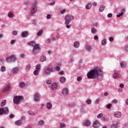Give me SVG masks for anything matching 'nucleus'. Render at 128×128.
<instances>
[{
    "label": "nucleus",
    "mask_w": 128,
    "mask_h": 128,
    "mask_svg": "<svg viewBox=\"0 0 128 128\" xmlns=\"http://www.w3.org/2000/svg\"><path fill=\"white\" fill-rule=\"evenodd\" d=\"M54 4H56V1L53 0L52 2H50V4L51 6H54Z\"/></svg>",
    "instance_id": "6e6d98bb"
},
{
    "label": "nucleus",
    "mask_w": 128,
    "mask_h": 128,
    "mask_svg": "<svg viewBox=\"0 0 128 128\" xmlns=\"http://www.w3.org/2000/svg\"><path fill=\"white\" fill-rule=\"evenodd\" d=\"M86 50H88V52H90V50H92V46H87L86 48Z\"/></svg>",
    "instance_id": "4c0bfd02"
},
{
    "label": "nucleus",
    "mask_w": 128,
    "mask_h": 128,
    "mask_svg": "<svg viewBox=\"0 0 128 128\" xmlns=\"http://www.w3.org/2000/svg\"><path fill=\"white\" fill-rule=\"evenodd\" d=\"M29 46H33V48L34 46H36V42L34 41H32L29 42L28 43Z\"/></svg>",
    "instance_id": "412c9836"
},
{
    "label": "nucleus",
    "mask_w": 128,
    "mask_h": 128,
    "mask_svg": "<svg viewBox=\"0 0 128 128\" xmlns=\"http://www.w3.org/2000/svg\"><path fill=\"white\" fill-rule=\"evenodd\" d=\"M22 122H26V116H22Z\"/></svg>",
    "instance_id": "bf43d9fd"
},
{
    "label": "nucleus",
    "mask_w": 128,
    "mask_h": 128,
    "mask_svg": "<svg viewBox=\"0 0 128 128\" xmlns=\"http://www.w3.org/2000/svg\"><path fill=\"white\" fill-rule=\"evenodd\" d=\"M42 124H44V121L41 120L39 122H38V125L39 126H42Z\"/></svg>",
    "instance_id": "de8ad7c7"
},
{
    "label": "nucleus",
    "mask_w": 128,
    "mask_h": 128,
    "mask_svg": "<svg viewBox=\"0 0 128 128\" xmlns=\"http://www.w3.org/2000/svg\"><path fill=\"white\" fill-rule=\"evenodd\" d=\"M46 108L48 110H50L52 108V102H48L46 104Z\"/></svg>",
    "instance_id": "a211bd4d"
},
{
    "label": "nucleus",
    "mask_w": 128,
    "mask_h": 128,
    "mask_svg": "<svg viewBox=\"0 0 128 128\" xmlns=\"http://www.w3.org/2000/svg\"><path fill=\"white\" fill-rule=\"evenodd\" d=\"M83 124H84V126H90V122L88 120H86L83 123Z\"/></svg>",
    "instance_id": "6ab92c4d"
},
{
    "label": "nucleus",
    "mask_w": 128,
    "mask_h": 128,
    "mask_svg": "<svg viewBox=\"0 0 128 128\" xmlns=\"http://www.w3.org/2000/svg\"><path fill=\"white\" fill-rule=\"evenodd\" d=\"M124 85L122 84H120V87L121 88H124Z\"/></svg>",
    "instance_id": "338daca9"
},
{
    "label": "nucleus",
    "mask_w": 128,
    "mask_h": 128,
    "mask_svg": "<svg viewBox=\"0 0 128 128\" xmlns=\"http://www.w3.org/2000/svg\"><path fill=\"white\" fill-rule=\"evenodd\" d=\"M46 18H48V20H50L51 18V16L50 14H48L46 16Z\"/></svg>",
    "instance_id": "603ef678"
},
{
    "label": "nucleus",
    "mask_w": 128,
    "mask_h": 128,
    "mask_svg": "<svg viewBox=\"0 0 128 128\" xmlns=\"http://www.w3.org/2000/svg\"><path fill=\"white\" fill-rule=\"evenodd\" d=\"M107 16L108 18H112V13H109Z\"/></svg>",
    "instance_id": "4d7b16f0"
},
{
    "label": "nucleus",
    "mask_w": 128,
    "mask_h": 128,
    "mask_svg": "<svg viewBox=\"0 0 128 128\" xmlns=\"http://www.w3.org/2000/svg\"><path fill=\"white\" fill-rule=\"evenodd\" d=\"M112 107V104H108V105L106 106L108 110H110V108Z\"/></svg>",
    "instance_id": "8fccbe9b"
},
{
    "label": "nucleus",
    "mask_w": 128,
    "mask_h": 128,
    "mask_svg": "<svg viewBox=\"0 0 128 128\" xmlns=\"http://www.w3.org/2000/svg\"><path fill=\"white\" fill-rule=\"evenodd\" d=\"M82 80V78L80 76H79L77 78L78 82H80V80Z\"/></svg>",
    "instance_id": "864d4df0"
},
{
    "label": "nucleus",
    "mask_w": 128,
    "mask_h": 128,
    "mask_svg": "<svg viewBox=\"0 0 128 128\" xmlns=\"http://www.w3.org/2000/svg\"><path fill=\"white\" fill-rule=\"evenodd\" d=\"M38 70H35L34 72V76H38Z\"/></svg>",
    "instance_id": "58836bf2"
},
{
    "label": "nucleus",
    "mask_w": 128,
    "mask_h": 128,
    "mask_svg": "<svg viewBox=\"0 0 128 128\" xmlns=\"http://www.w3.org/2000/svg\"><path fill=\"white\" fill-rule=\"evenodd\" d=\"M30 64L27 65L26 68V70H30Z\"/></svg>",
    "instance_id": "c03bdc74"
},
{
    "label": "nucleus",
    "mask_w": 128,
    "mask_h": 128,
    "mask_svg": "<svg viewBox=\"0 0 128 128\" xmlns=\"http://www.w3.org/2000/svg\"><path fill=\"white\" fill-rule=\"evenodd\" d=\"M52 90H58V84L56 83H53L52 86Z\"/></svg>",
    "instance_id": "2eb2a0df"
},
{
    "label": "nucleus",
    "mask_w": 128,
    "mask_h": 128,
    "mask_svg": "<svg viewBox=\"0 0 128 128\" xmlns=\"http://www.w3.org/2000/svg\"><path fill=\"white\" fill-rule=\"evenodd\" d=\"M16 126H20V124H22V120H18L16 121Z\"/></svg>",
    "instance_id": "7c9ffc66"
},
{
    "label": "nucleus",
    "mask_w": 128,
    "mask_h": 128,
    "mask_svg": "<svg viewBox=\"0 0 128 128\" xmlns=\"http://www.w3.org/2000/svg\"><path fill=\"white\" fill-rule=\"evenodd\" d=\"M47 84H52V80H47L46 82Z\"/></svg>",
    "instance_id": "09e8293b"
},
{
    "label": "nucleus",
    "mask_w": 128,
    "mask_h": 128,
    "mask_svg": "<svg viewBox=\"0 0 128 128\" xmlns=\"http://www.w3.org/2000/svg\"><path fill=\"white\" fill-rule=\"evenodd\" d=\"M40 52V44H36L33 47L32 52L34 56H38V54Z\"/></svg>",
    "instance_id": "7ed1b4c3"
},
{
    "label": "nucleus",
    "mask_w": 128,
    "mask_h": 128,
    "mask_svg": "<svg viewBox=\"0 0 128 128\" xmlns=\"http://www.w3.org/2000/svg\"><path fill=\"white\" fill-rule=\"evenodd\" d=\"M20 88H24L26 86V84L24 82H21L20 84Z\"/></svg>",
    "instance_id": "2f4dec72"
},
{
    "label": "nucleus",
    "mask_w": 128,
    "mask_h": 128,
    "mask_svg": "<svg viewBox=\"0 0 128 128\" xmlns=\"http://www.w3.org/2000/svg\"><path fill=\"white\" fill-rule=\"evenodd\" d=\"M92 6V3H88L86 5V8L87 10H90Z\"/></svg>",
    "instance_id": "4be33fe9"
},
{
    "label": "nucleus",
    "mask_w": 128,
    "mask_h": 128,
    "mask_svg": "<svg viewBox=\"0 0 128 128\" xmlns=\"http://www.w3.org/2000/svg\"><path fill=\"white\" fill-rule=\"evenodd\" d=\"M28 114H30V116H32V110L28 111Z\"/></svg>",
    "instance_id": "680f3d73"
},
{
    "label": "nucleus",
    "mask_w": 128,
    "mask_h": 128,
    "mask_svg": "<svg viewBox=\"0 0 128 128\" xmlns=\"http://www.w3.org/2000/svg\"><path fill=\"white\" fill-rule=\"evenodd\" d=\"M56 70L57 72H60V66H56Z\"/></svg>",
    "instance_id": "a18cd8bd"
},
{
    "label": "nucleus",
    "mask_w": 128,
    "mask_h": 128,
    "mask_svg": "<svg viewBox=\"0 0 128 128\" xmlns=\"http://www.w3.org/2000/svg\"><path fill=\"white\" fill-rule=\"evenodd\" d=\"M6 104V100H3L1 103V106H4Z\"/></svg>",
    "instance_id": "bb28decb"
},
{
    "label": "nucleus",
    "mask_w": 128,
    "mask_h": 128,
    "mask_svg": "<svg viewBox=\"0 0 128 128\" xmlns=\"http://www.w3.org/2000/svg\"><path fill=\"white\" fill-rule=\"evenodd\" d=\"M8 16L10 18H14V14L12 12H10L8 14Z\"/></svg>",
    "instance_id": "393cba45"
},
{
    "label": "nucleus",
    "mask_w": 128,
    "mask_h": 128,
    "mask_svg": "<svg viewBox=\"0 0 128 128\" xmlns=\"http://www.w3.org/2000/svg\"><path fill=\"white\" fill-rule=\"evenodd\" d=\"M125 51L128 52V45H127L125 48Z\"/></svg>",
    "instance_id": "774afa93"
},
{
    "label": "nucleus",
    "mask_w": 128,
    "mask_h": 128,
    "mask_svg": "<svg viewBox=\"0 0 128 128\" xmlns=\"http://www.w3.org/2000/svg\"><path fill=\"white\" fill-rule=\"evenodd\" d=\"M102 46H106V40H104L102 42Z\"/></svg>",
    "instance_id": "c9c22d12"
},
{
    "label": "nucleus",
    "mask_w": 128,
    "mask_h": 128,
    "mask_svg": "<svg viewBox=\"0 0 128 128\" xmlns=\"http://www.w3.org/2000/svg\"><path fill=\"white\" fill-rule=\"evenodd\" d=\"M24 54H22L20 55V57L22 58H24Z\"/></svg>",
    "instance_id": "0e129e2a"
},
{
    "label": "nucleus",
    "mask_w": 128,
    "mask_h": 128,
    "mask_svg": "<svg viewBox=\"0 0 128 128\" xmlns=\"http://www.w3.org/2000/svg\"><path fill=\"white\" fill-rule=\"evenodd\" d=\"M10 86L9 85H6L2 90V92H10Z\"/></svg>",
    "instance_id": "1a4fd4ad"
},
{
    "label": "nucleus",
    "mask_w": 128,
    "mask_h": 128,
    "mask_svg": "<svg viewBox=\"0 0 128 128\" xmlns=\"http://www.w3.org/2000/svg\"><path fill=\"white\" fill-rule=\"evenodd\" d=\"M104 6L100 5V8H99L100 12H104Z\"/></svg>",
    "instance_id": "b1692460"
},
{
    "label": "nucleus",
    "mask_w": 128,
    "mask_h": 128,
    "mask_svg": "<svg viewBox=\"0 0 128 128\" xmlns=\"http://www.w3.org/2000/svg\"><path fill=\"white\" fill-rule=\"evenodd\" d=\"M114 116L115 118H120L122 116V114L120 112H116L114 114Z\"/></svg>",
    "instance_id": "ddd939ff"
},
{
    "label": "nucleus",
    "mask_w": 128,
    "mask_h": 128,
    "mask_svg": "<svg viewBox=\"0 0 128 128\" xmlns=\"http://www.w3.org/2000/svg\"><path fill=\"white\" fill-rule=\"evenodd\" d=\"M6 66H2L1 68L0 71L2 72H6Z\"/></svg>",
    "instance_id": "f704fd0d"
},
{
    "label": "nucleus",
    "mask_w": 128,
    "mask_h": 128,
    "mask_svg": "<svg viewBox=\"0 0 128 128\" xmlns=\"http://www.w3.org/2000/svg\"><path fill=\"white\" fill-rule=\"evenodd\" d=\"M21 100H22V96H16L14 98V102L16 104H20Z\"/></svg>",
    "instance_id": "39448f33"
},
{
    "label": "nucleus",
    "mask_w": 128,
    "mask_h": 128,
    "mask_svg": "<svg viewBox=\"0 0 128 128\" xmlns=\"http://www.w3.org/2000/svg\"><path fill=\"white\" fill-rule=\"evenodd\" d=\"M22 36L23 38H26V36H28V32L24 31L22 32Z\"/></svg>",
    "instance_id": "f3484780"
},
{
    "label": "nucleus",
    "mask_w": 128,
    "mask_h": 128,
    "mask_svg": "<svg viewBox=\"0 0 128 128\" xmlns=\"http://www.w3.org/2000/svg\"><path fill=\"white\" fill-rule=\"evenodd\" d=\"M15 42H16V40H12L10 41L11 44H14Z\"/></svg>",
    "instance_id": "13d9d810"
},
{
    "label": "nucleus",
    "mask_w": 128,
    "mask_h": 128,
    "mask_svg": "<svg viewBox=\"0 0 128 128\" xmlns=\"http://www.w3.org/2000/svg\"><path fill=\"white\" fill-rule=\"evenodd\" d=\"M116 102H118V100L114 99L112 100V103L113 104H116Z\"/></svg>",
    "instance_id": "69168bd1"
},
{
    "label": "nucleus",
    "mask_w": 128,
    "mask_h": 128,
    "mask_svg": "<svg viewBox=\"0 0 128 128\" xmlns=\"http://www.w3.org/2000/svg\"><path fill=\"white\" fill-rule=\"evenodd\" d=\"M120 66L122 68H124L126 66V62L122 61L121 62Z\"/></svg>",
    "instance_id": "f8f14e48"
},
{
    "label": "nucleus",
    "mask_w": 128,
    "mask_h": 128,
    "mask_svg": "<svg viewBox=\"0 0 128 128\" xmlns=\"http://www.w3.org/2000/svg\"><path fill=\"white\" fill-rule=\"evenodd\" d=\"M18 67H16L14 68L12 70V73L14 74H18Z\"/></svg>",
    "instance_id": "9d476101"
},
{
    "label": "nucleus",
    "mask_w": 128,
    "mask_h": 128,
    "mask_svg": "<svg viewBox=\"0 0 128 128\" xmlns=\"http://www.w3.org/2000/svg\"><path fill=\"white\" fill-rule=\"evenodd\" d=\"M36 70H40V64H38L36 66Z\"/></svg>",
    "instance_id": "49530a36"
},
{
    "label": "nucleus",
    "mask_w": 128,
    "mask_h": 128,
    "mask_svg": "<svg viewBox=\"0 0 128 128\" xmlns=\"http://www.w3.org/2000/svg\"><path fill=\"white\" fill-rule=\"evenodd\" d=\"M118 77V73L116 72L113 74V78H117Z\"/></svg>",
    "instance_id": "72a5a7b5"
},
{
    "label": "nucleus",
    "mask_w": 128,
    "mask_h": 128,
    "mask_svg": "<svg viewBox=\"0 0 128 128\" xmlns=\"http://www.w3.org/2000/svg\"><path fill=\"white\" fill-rule=\"evenodd\" d=\"M86 102V104H92V100L90 99H88L87 100Z\"/></svg>",
    "instance_id": "79ce46f5"
},
{
    "label": "nucleus",
    "mask_w": 128,
    "mask_h": 128,
    "mask_svg": "<svg viewBox=\"0 0 128 128\" xmlns=\"http://www.w3.org/2000/svg\"><path fill=\"white\" fill-rule=\"evenodd\" d=\"M76 104L74 103H71L69 104L70 108H74L76 107Z\"/></svg>",
    "instance_id": "e433bc0d"
},
{
    "label": "nucleus",
    "mask_w": 128,
    "mask_h": 128,
    "mask_svg": "<svg viewBox=\"0 0 128 128\" xmlns=\"http://www.w3.org/2000/svg\"><path fill=\"white\" fill-rule=\"evenodd\" d=\"M43 32H44V30H41L38 32H37V35L38 36H42Z\"/></svg>",
    "instance_id": "473e14b6"
},
{
    "label": "nucleus",
    "mask_w": 128,
    "mask_h": 128,
    "mask_svg": "<svg viewBox=\"0 0 128 128\" xmlns=\"http://www.w3.org/2000/svg\"><path fill=\"white\" fill-rule=\"evenodd\" d=\"M62 94L64 96H66V94H68V88H64L62 90Z\"/></svg>",
    "instance_id": "4468645a"
},
{
    "label": "nucleus",
    "mask_w": 128,
    "mask_h": 128,
    "mask_svg": "<svg viewBox=\"0 0 128 128\" xmlns=\"http://www.w3.org/2000/svg\"><path fill=\"white\" fill-rule=\"evenodd\" d=\"M104 116V114H100L97 116V118H102V116Z\"/></svg>",
    "instance_id": "37998d69"
},
{
    "label": "nucleus",
    "mask_w": 128,
    "mask_h": 128,
    "mask_svg": "<svg viewBox=\"0 0 128 128\" xmlns=\"http://www.w3.org/2000/svg\"><path fill=\"white\" fill-rule=\"evenodd\" d=\"M51 72H54V68L50 66H48L44 70V76H50Z\"/></svg>",
    "instance_id": "f03ea898"
},
{
    "label": "nucleus",
    "mask_w": 128,
    "mask_h": 128,
    "mask_svg": "<svg viewBox=\"0 0 128 128\" xmlns=\"http://www.w3.org/2000/svg\"><path fill=\"white\" fill-rule=\"evenodd\" d=\"M74 48H78V46H80L78 44V42H74Z\"/></svg>",
    "instance_id": "cd10ccee"
},
{
    "label": "nucleus",
    "mask_w": 128,
    "mask_h": 128,
    "mask_svg": "<svg viewBox=\"0 0 128 128\" xmlns=\"http://www.w3.org/2000/svg\"><path fill=\"white\" fill-rule=\"evenodd\" d=\"M93 126L94 128H98V126H100V122H98V121H96L94 122Z\"/></svg>",
    "instance_id": "aec40b11"
},
{
    "label": "nucleus",
    "mask_w": 128,
    "mask_h": 128,
    "mask_svg": "<svg viewBox=\"0 0 128 128\" xmlns=\"http://www.w3.org/2000/svg\"><path fill=\"white\" fill-rule=\"evenodd\" d=\"M118 124H120V122H116L115 123H114L111 126V128H118Z\"/></svg>",
    "instance_id": "9b49d317"
},
{
    "label": "nucleus",
    "mask_w": 128,
    "mask_h": 128,
    "mask_svg": "<svg viewBox=\"0 0 128 128\" xmlns=\"http://www.w3.org/2000/svg\"><path fill=\"white\" fill-rule=\"evenodd\" d=\"M91 32L92 34H96V28H92Z\"/></svg>",
    "instance_id": "c756f323"
},
{
    "label": "nucleus",
    "mask_w": 128,
    "mask_h": 128,
    "mask_svg": "<svg viewBox=\"0 0 128 128\" xmlns=\"http://www.w3.org/2000/svg\"><path fill=\"white\" fill-rule=\"evenodd\" d=\"M124 9H122V10H121V14H118V15H117L116 16V17L117 18H120V16H122V14H124Z\"/></svg>",
    "instance_id": "c85d7f7f"
},
{
    "label": "nucleus",
    "mask_w": 128,
    "mask_h": 128,
    "mask_svg": "<svg viewBox=\"0 0 128 128\" xmlns=\"http://www.w3.org/2000/svg\"><path fill=\"white\" fill-rule=\"evenodd\" d=\"M66 27L67 28H72V26L70 25H68V24H66Z\"/></svg>",
    "instance_id": "e2e57ef3"
},
{
    "label": "nucleus",
    "mask_w": 128,
    "mask_h": 128,
    "mask_svg": "<svg viewBox=\"0 0 128 128\" xmlns=\"http://www.w3.org/2000/svg\"><path fill=\"white\" fill-rule=\"evenodd\" d=\"M4 60H0V65L2 66V64H4Z\"/></svg>",
    "instance_id": "052dcab7"
},
{
    "label": "nucleus",
    "mask_w": 128,
    "mask_h": 128,
    "mask_svg": "<svg viewBox=\"0 0 128 128\" xmlns=\"http://www.w3.org/2000/svg\"><path fill=\"white\" fill-rule=\"evenodd\" d=\"M38 10V8L36 6H33L31 10L32 14H36V11Z\"/></svg>",
    "instance_id": "dca6fc26"
},
{
    "label": "nucleus",
    "mask_w": 128,
    "mask_h": 128,
    "mask_svg": "<svg viewBox=\"0 0 128 128\" xmlns=\"http://www.w3.org/2000/svg\"><path fill=\"white\" fill-rule=\"evenodd\" d=\"M8 114V107H5L4 108H0V114Z\"/></svg>",
    "instance_id": "423d86ee"
},
{
    "label": "nucleus",
    "mask_w": 128,
    "mask_h": 128,
    "mask_svg": "<svg viewBox=\"0 0 128 128\" xmlns=\"http://www.w3.org/2000/svg\"><path fill=\"white\" fill-rule=\"evenodd\" d=\"M40 93H35L34 94V100L38 102H40Z\"/></svg>",
    "instance_id": "6e6552de"
},
{
    "label": "nucleus",
    "mask_w": 128,
    "mask_h": 128,
    "mask_svg": "<svg viewBox=\"0 0 128 128\" xmlns=\"http://www.w3.org/2000/svg\"><path fill=\"white\" fill-rule=\"evenodd\" d=\"M60 14H64V12H66V9H62V10H61L60 11Z\"/></svg>",
    "instance_id": "3c124183"
},
{
    "label": "nucleus",
    "mask_w": 128,
    "mask_h": 128,
    "mask_svg": "<svg viewBox=\"0 0 128 128\" xmlns=\"http://www.w3.org/2000/svg\"><path fill=\"white\" fill-rule=\"evenodd\" d=\"M60 128H66V124L64 123H61L60 124Z\"/></svg>",
    "instance_id": "a19ab883"
},
{
    "label": "nucleus",
    "mask_w": 128,
    "mask_h": 128,
    "mask_svg": "<svg viewBox=\"0 0 128 128\" xmlns=\"http://www.w3.org/2000/svg\"><path fill=\"white\" fill-rule=\"evenodd\" d=\"M66 80V78L64 76H61L60 78V82H64V81Z\"/></svg>",
    "instance_id": "a878e982"
},
{
    "label": "nucleus",
    "mask_w": 128,
    "mask_h": 128,
    "mask_svg": "<svg viewBox=\"0 0 128 128\" xmlns=\"http://www.w3.org/2000/svg\"><path fill=\"white\" fill-rule=\"evenodd\" d=\"M6 62H16V56L12 55L10 56V57H8L6 58Z\"/></svg>",
    "instance_id": "0eeeda50"
},
{
    "label": "nucleus",
    "mask_w": 128,
    "mask_h": 128,
    "mask_svg": "<svg viewBox=\"0 0 128 128\" xmlns=\"http://www.w3.org/2000/svg\"><path fill=\"white\" fill-rule=\"evenodd\" d=\"M38 1H36L32 3V6H36H36H38Z\"/></svg>",
    "instance_id": "ea45409f"
},
{
    "label": "nucleus",
    "mask_w": 128,
    "mask_h": 128,
    "mask_svg": "<svg viewBox=\"0 0 128 128\" xmlns=\"http://www.w3.org/2000/svg\"><path fill=\"white\" fill-rule=\"evenodd\" d=\"M12 34L14 36H16V34H18V32H16V30H14Z\"/></svg>",
    "instance_id": "5fc2aeb1"
},
{
    "label": "nucleus",
    "mask_w": 128,
    "mask_h": 128,
    "mask_svg": "<svg viewBox=\"0 0 128 128\" xmlns=\"http://www.w3.org/2000/svg\"><path fill=\"white\" fill-rule=\"evenodd\" d=\"M40 62H46V58L44 56H42L40 57Z\"/></svg>",
    "instance_id": "5701e85b"
},
{
    "label": "nucleus",
    "mask_w": 128,
    "mask_h": 128,
    "mask_svg": "<svg viewBox=\"0 0 128 128\" xmlns=\"http://www.w3.org/2000/svg\"><path fill=\"white\" fill-rule=\"evenodd\" d=\"M74 17L70 15H66L64 20H65V24H68L72 20H74Z\"/></svg>",
    "instance_id": "20e7f679"
},
{
    "label": "nucleus",
    "mask_w": 128,
    "mask_h": 128,
    "mask_svg": "<svg viewBox=\"0 0 128 128\" xmlns=\"http://www.w3.org/2000/svg\"><path fill=\"white\" fill-rule=\"evenodd\" d=\"M102 70L98 68H96L94 70H91L87 74L88 78L92 79L96 78H102Z\"/></svg>",
    "instance_id": "f257e3e1"
}]
</instances>
